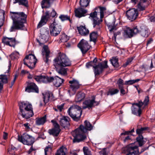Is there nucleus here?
Returning <instances> with one entry per match:
<instances>
[{"mask_svg":"<svg viewBox=\"0 0 155 155\" xmlns=\"http://www.w3.org/2000/svg\"><path fill=\"white\" fill-rule=\"evenodd\" d=\"M10 15L13 21V24L11 28V32L15 30H24V24L26 22L27 15L23 12H10Z\"/></svg>","mask_w":155,"mask_h":155,"instance_id":"f257e3e1","label":"nucleus"},{"mask_svg":"<svg viewBox=\"0 0 155 155\" xmlns=\"http://www.w3.org/2000/svg\"><path fill=\"white\" fill-rule=\"evenodd\" d=\"M84 123L85 126L81 125L72 133V135L74 137V143H78L85 140L86 138L85 133L88 130H91L92 129L93 127L89 122L85 120Z\"/></svg>","mask_w":155,"mask_h":155,"instance_id":"f03ea898","label":"nucleus"},{"mask_svg":"<svg viewBox=\"0 0 155 155\" xmlns=\"http://www.w3.org/2000/svg\"><path fill=\"white\" fill-rule=\"evenodd\" d=\"M20 112L22 117L26 119L32 117L34 115L32 105L27 101L22 102L19 104Z\"/></svg>","mask_w":155,"mask_h":155,"instance_id":"7ed1b4c3","label":"nucleus"},{"mask_svg":"<svg viewBox=\"0 0 155 155\" xmlns=\"http://www.w3.org/2000/svg\"><path fill=\"white\" fill-rule=\"evenodd\" d=\"M71 65V62L69 59L65 54L62 53H59L57 57L54 60V66L66 67Z\"/></svg>","mask_w":155,"mask_h":155,"instance_id":"20e7f679","label":"nucleus"},{"mask_svg":"<svg viewBox=\"0 0 155 155\" xmlns=\"http://www.w3.org/2000/svg\"><path fill=\"white\" fill-rule=\"evenodd\" d=\"M68 112L70 117L75 121H78L82 114L81 108L77 105H74L68 109Z\"/></svg>","mask_w":155,"mask_h":155,"instance_id":"39448f33","label":"nucleus"},{"mask_svg":"<svg viewBox=\"0 0 155 155\" xmlns=\"http://www.w3.org/2000/svg\"><path fill=\"white\" fill-rule=\"evenodd\" d=\"M149 101V98L148 96H146L143 102L141 100L138 101V103H133L131 107L132 113L135 115L140 116L141 114V107L144 105L145 106L147 105Z\"/></svg>","mask_w":155,"mask_h":155,"instance_id":"423d86ee","label":"nucleus"},{"mask_svg":"<svg viewBox=\"0 0 155 155\" xmlns=\"http://www.w3.org/2000/svg\"><path fill=\"white\" fill-rule=\"evenodd\" d=\"M107 61H104L95 66V64H93V62L90 61L86 63V66L88 68L93 67L95 75H98L102 72L104 69L107 68Z\"/></svg>","mask_w":155,"mask_h":155,"instance_id":"0eeeda50","label":"nucleus"},{"mask_svg":"<svg viewBox=\"0 0 155 155\" xmlns=\"http://www.w3.org/2000/svg\"><path fill=\"white\" fill-rule=\"evenodd\" d=\"M23 61L24 64L31 69L35 67L37 59L34 55L29 54L25 57Z\"/></svg>","mask_w":155,"mask_h":155,"instance_id":"6e6552de","label":"nucleus"},{"mask_svg":"<svg viewBox=\"0 0 155 155\" xmlns=\"http://www.w3.org/2000/svg\"><path fill=\"white\" fill-rule=\"evenodd\" d=\"M56 12L54 9H53L52 12L50 15V12L49 11H47L45 13V15H42L40 21L37 26V28H39L42 26L45 25L48 19L50 17H54L56 15Z\"/></svg>","mask_w":155,"mask_h":155,"instance_id":"1a4fd4ad","label":"nucleus"},{"mask_svg":"<svg viewBox=\"0 0 155 155\" xmlns=\"http://www.w3.org/2000/svg\"><path fill=\"white\" fill-rule=\"evenodd\" d=\"M95 96H93L89 99L85 100L83 103V108L86 109L87 108L89 109L95 106L98 105L99 102L95 101Z\"/></svg>","mask_w":155,"mask_h":155,"instance_id":"9d476101","label":"nucleus"},{"mask_svg":"<svg viewBox=\"0 0 155 155\" xmlns=\"http://www.w3.org/2000/svg\"><path fill=\"white\" fill-rule=\"evenodd\" d=\"M18 140L24 144L32 145L34 142V139L31 136L23 134L22 136L18 135Z\"/></svg>","mask_w":155,"mask_h":155,"instance_id":"9b49d317","label":"nucleus"},{"mask_svg":"<svg viewBox=\"0 0 155 155\" xmlns=\"http://www.w3.org/2000/svg\"><path fill=\"white\" fill-rule=\"evenodd\" d=\"M49 28L50 34L54 36L58 35L61 30V26L55 21L51 24Z\"/></svg>","mask_w":155,"mask_h":155,"instance_id":"f8f14e48","label":"nucleus"},{"mask_svg":"<svg viewBox=\"0 0 155 155\" xmlns=\"http://www.w3.org/2000/svg\"><path fill=\"white\" fill-rule=\"evenodd\" d=\"M40 33L41 35L40 40H37V41L41 45L48 41L49 36V31L48 29L42 28L40 31Z\"/></svg>","mask_w":155,"mask_h":155,"instance_id":"ddd939ff","label":"nucleus"},{"mask_svg":"<svg viewBox=\"0 0 155 155\" xmlns=\"http://www.w3.org/2000/svg\"><path fill=\"white\" fill-rule=\"evenodd\" d=\"M138 148L135 144H129L125 149L126 150V155H136L139 152Z\"/></svg>","mask_w":155,"mask_h":155,"instance_id":"4468645a","label":"nucleus"},{"mask_svg":"<svg viewBox=\"0 0 155 155\" xmlns=\"http://www.w3.org/2000/svg\"><path fill=\"white\" fill-rule=\"evenodd\" d=\"M140 29L137 26L134 27L132 29L128 27L124 30V35L126 37L131 38L134 35L140 33Z\"/></svg>","mask_w":155,"mask_h":155,"instance_id":"2eb2a0df","label":"nucleus"},{"mask_svg":"<svg viewBox=\"0 0 155 155\" xmlns=\"http://www.w3.org/2000/svg\"><path fill=\"white\" fill-rule=\"evenodd\" d=\"M83 54H85L91 48V46L86 40H81L78 45Z\"/></svg>","mask_w":155,"mask_h":155,"instance_id":"dca6fc26","label":"nucleus"},{"mask_svg":"<svg viewBox=\"0 0 155 155\" xmlns=\"http://www.w3.org/2000/svg\"><path fill=\"white\" fill-rule=\"evenodd\" d=\"M126 14L127 18L132 21L135 20L137 18L139 13L137 9L133 8L127 11Z\"/></svg>","mask_w":155,"mask_h":155,"instance_id":"f3484780","label":"nucleus"},{"mask_svg":"<svg viewBox=\"0 0 155 155\" xmlns=\"http://www.w3.org/2000/svg\"><path fill=\"white\" fill-rule=\"evenodd\" d=\"M51 122L52 123L54 127L51 129L49 130L48 132L50 134L54 136L57 137L58 136L61 131L60 126L55 120H51Z\"/></svg>","mask_w":155,"mask_h":155,"instance_id":"a211bd4d","label":"nucleus"},{"mask_svg":"<svg viewBox=\"0 0 155 155\" xmlns=\"http://www.w3.org/2000/svg\"><path fill=\"white\" fill-rule=\"evenodd\" d=\"M69 83L70 84V88L72 91V93H71V95H74L75 94L77 90L80 88L81 84L78 81L74 79L69 81Z\"/></svg>","mask_w":155,"mask_h":155,"instance_id":"6ab92c4d","label":"nucleus"},{"mask_svg":"<svg viewBox=\"0 0 155 155\" xmlns=\"http://www.w3.org/2000/svg\"><path fill=\"white\" fill-rule=\"evenodd\" d=\"M2 42L6 45L15 48L17 42L15 38L4 37L2 39Z\"/></svg>","mask_w":155,"mask_h":155,"instance_id":"aec40b11","label":"nucleus"},{"mask_svg":"<svg viewBox=\"0 0 155 155\" xmlns=\"http://www.w3.org/2000/svg\"><path fill=\"white\" fill-rule=\"evenodd\" d=\"M74 12L75 16L80 18L86 16L87 15V11L81 7L75 8Z\"/></svg>","mask_w":155,"mask_h":155,"instance_id":"412c9836","label":"nucleus"},{"mask_svg":"<svg viewBox=\"0 0 155 155\" xmlns=\"http://www.w3.org/2000/svg\"><path fill=\"white\" fill-rule=\"evenodd\" d=\"M37 82L47 83H51V77L47 76L38 75L34 76L33 78Z\"/></svg>","mask_w":155,"mask_h":155,"instance_id":"4be33fe9","label":"nucleus"},{"mask_svg":"<svg viewBox=\"0 0 155 155\" xmlns=\"http://www.w3.org/2000/svg\"><path fill=\"white\" fill-rule=\"evenodd\" d=\"M25 91L28 93L35 92L38 93L39 90L37 85L33 82L28 83L27 86L26 87Z\"/></svg>","mask_w":155,"mask_h":155,"instance_id":"5701e85b","label":"nucleus"},{"mask_svg":"<svg viewBox=\"0 0 155 155\" xmlns=\"http://www.w3.org/2000/svg\"><path fill=\"white\" fill-rule=\"evenodd\" d=\"M50 51L47 45L43 46L42 51V55L43 60L46 63H47L48 61V58Z\"/></svg>","mask_w":155,"mask_h":155,"instance_id":"b1692460","label":"nucleus"},{"mask_svg":"<svg viewBox=\"0 0 155 155\" xmlns=\"http://www.w3.org/2000/svg\"><path fill=\"white\" fill-rule=\"evenodd\" d=\"M77 29L79 33L82 36H86L89 34V31L85 25L77 27Z\"/></svg>","mask_w":155,"mask_h":155,"instance_id":"393cba45","label":"nucleus"},{"mask_svg":"<svg viewBox=\"0 0 155 155\" xmlns=\"http://www.w3.org/2000/svg\"><path fill=\"white\" fill-rule=\"evenodd\" d=\"M70 118L68 117L62 116L60 118L59 123L64 128L68 127L70 126Z\"/></svg>","mask_w":155,"mask_h":155,"instance_id":"a878e982","label":"nucleus"},{"mask_svg":"<svg viewBox=\"0 0 155 155\" xmlns=\"http://www.w3.org/2000/svg\"><path fill=\"white\" fill-rule=\"evenodd\" d=\"M64 81L63 79L56 76L54 78L51 77V82H53L54 85L56 87H60Z\"/></svg>","mask_w":155,"mask_h":155,"instance_id":"bb28decb","label":"nucleus"},{"mask_svg":"<svg viewBox=\"0 0 155 155\" xmlns=\"http://www.w3.org/2000/svg\"><path fill=\"white\" fill-rule=\"evenodd\" d=\"M149 5V2L147 0H140L137 5L138 8L140 11L144 10Z\"/></svg>","mask_w":155,"mask_h":155,"instance_id":"cd10ccee","label":"nucleus"},{"mask_svg":"<svg viewBox=\"0 0 155 155\" xmlns=\"http://www.w3.org/2000/svg\"><path fill=\"white\" fill-rule=\"evenodd\" d=\"M8 76L5 74H0V90L3 88L4 84L8 82Z\"/></svg>","mask_w":155,"mask_h":155,"instance_id":"c85d7f7f","label":"nucleus"},{"mask_svg":"<svg viewBox=\"0 0 155 155\" xmlns=\"http://www.w3.org/2000/svg\"><path fill=\"white\" fill-rule=\"evenodd\" d=\"M103 18H97L92 20L93 21V25L94 28L97 27L96 28L98 30H100L101 28L100 24L103 21Z\"/></svg>","mask_w":155,"mask_h":155,"instance_id":"c756f323","label":"nucleus"},{"mask_svg":"<svg viewBox=\"0 0 155 155\" xmlns=\"http://www.w3.org/2000/svg\"><path fill=\"white\" fill-rule=\"evenodd\" d=\"M43 95V101L45 104L49 101H51L53 100L54 97L53 94L52 93L50 92H46Z\"/></svg>","mask_w":155,"mask_h":155,"instance_id":"7c9ffc66","label":"nucleus"},{"mask_svg":"<svg viewBox=\"0 0 155 155\" xmlns=\"http://www.w3.org/2000/svg\"><path fill=\"white\" fill-rule=\"evenodd\" d=\"M140 33L143 37H147L149 34V32L147 28L145 26H142L140 27Z\"/></svg>","mask_w":155,"mask_h":155,"instance_id":"2f4dec72","label":"nucleus"},{"mask_svg":"<svg viewBox=\"0 0 155 155\" xmlns=\"http://www.w3.org/2000/svg\"><path fill=\"white\" fill-rule=\"evenodd\" d=\"M54 66L58 74L62 75H66L67 74V68H64V67L60 66Z\"/></svg>","mask_w":155,"mask_h":155,"instance_id":"473e14b6","label":"nucleus"},{"mask_svg":"<svg viewBox=\"0 0 155 155\" xmlns=\"http://www.w3.org/2000/svg\"><path fill=\"white\" fill-rule=\"evenodd\" d=\"M68 153L67 148L62 146L58 149L55 153V155H66Z\"/></svg>","mask_w":155,"mask_h":155,"instance_id":"72a5a7b5","label":"nucleus"},{"mask_svg":"<svg viewBox=\"0 0 155 155\" xmlns=\"http://www.w3.org/2000/svg\"><path fill=\"white\" fill-rule=\"evenodd\" d=\"M46 115L41 117H38L35 119V123L36 125H43L46 122Z\"/></svg>","mask_w":155,"mask_h":155,"instance_id":"f704fd0d","label":"nucleus"},{"mask_svg":"<svg viewBox=\"0 0 155 155\" xmlns=\"http://www.w3.org/2000/svg\"><path fill=\"white\" fill-rule=\"evenodd\" d=\"M85 97L84 93L81 91L79 92L77 94L75 97V101L76 102H79L83 100Z\"/></svg>","mask_w":155,"mask_h":155,"instance_id":"c9c22d12","label":"nucleus"},{"mask_svg":"<svg viewBox=\"0 0 155 155\" xmlns=\"http://www.w3.org/2000/svg\"><path fill=\"white\" fill-rule=\"evenodd\" d=\"M18 3L19 5H21L25 7L28 6V0H13V3L14 4Z\"/></svg>","mask_w":155,"mask_h":155,"instance_id":"e433bc0d","label":"nucleus"},{"mask_svg":"<svg viewBox=\"0 0 155 155\" xmlns=\"http://www.w3.org/2000/svg\"><path fill=\"white\" fill-rule=\"evenodd\" d=\"M54 0H43L41 2V5L42 8H48L52 3Z\"/></svg>","mask_w":155,"mask_h":155,"instance_id":"4c0bfd02","label":"nucleus"},{"mask_svg":"<svg viewBox=\"0 0 155 155\" xmlns=\"http://www.w3.org/2000/svg\"><path fill=\"white\" fill-rule=\"evenodd\" d=\"M112 21V22L108 23L107 24L108 28L110 32H111L114 30H116V27L115 26V19L114 18H112L111 19Z\"/></svg>","mask_w":155,"mask_h":155,"instance_id":"58836bf2","label":"nucleus"},{"mask_svg":"<svg viewBox=\"0 0 155 155\" xmlns=\"http://www.w3.org/2000/svg\"><path fill=\"white\" fill-rule=\"evenodd\" d=\"M137 141L140 147L142 146L145 143L146 140V139H144L142 135H139L136 138Z\"/></svg>","mask_w":155,"mask_h":155,"instance_id":"ea45409f","label":"nucleus"},{"mask_svg":"<svg viewBox=\"0 0 155 155\" xmlns=\"http://www.w3.org/2000/svg\"><path fill=\"white\" fill-rule=\"evenodd\" d=\"M110 61L112 65L114 67L118 68L119 66L118 58L117 57H113L110 60Z\"/></svg>","mask_w":155,"mask_h":155,"instance_id":"a19ab883","label":"nucleus"},{"mask_svg":"<svg viewBox=\"0 0 155 155\" xmlns=\"http://www.w3.org/2000/svg\"><path fill=\"white\" fill-rule=\"evenodd\" d=\"M97 32L93 31L90 34V40L91 41H93L95 43L97 38Z\"/></svg>","mask_w":155,"mask_h":155,"instance_id":"79ce46f5","label":"nucleus"},{"mask_svg":"<svg viewBox=\"0 0 155 155\" xmlns=\"http://www.w3.org/2000/svg\"><path fill=\"white\" fill-rule=\"evenodd\" d=\"M90 0H80L79 3L81 7H87L89 4Z\"/></svg>","mask_w":155,"mask_h":155,"instance_id":"37998d69","label":"nucleus"},{"mask_svg":"<svg viewBox=\"0 0 155 155\" xmlns=\"http://www.w3.org/2000/svg\"><path fill=\"white\" fill-rule=\"evenodd\" d=\"M119 90L117 89L112 88L110 89L107 93V95L110 94L113 95L118 93Z\"/></svg>","mask_w":155,"mask_h":155,"instance_id":"c03bdc74","label":"nucleus"},{"mask_svg":"<svg viewBox=\"0 0 155 155\" xmlns=\"http://www.w3.org/2000/svg\"><path fill=\"white\" fill-rule=\"evenodd\" d=\"M19 54L17 51H14L10 55V58L13 60L18 59L19 57Z\"/></svg>","mask_w":155,"mask_h":155,"instance_id":"a18cd8bd","label":"nucleus"},{"mask_svg":"<svg viewBox=\"0 0 155 155\" xmlns=\"http://www.w3.org/2000/svg\"><path fill=\"white\" fill-rule=\"evenodd\" d=\"M60 38L61 41L63 42H67L69 39V37L65 34H62L60 36Z\"/></svg>","mask_w":155,"mask_h":155,"instance_id":"49530a36","label":"nucleus"},{"mask_svg":"<svg viewBox=\"0 0 155 155\" xmlns=\"http://www.w3.org/2000/svg\"><path fill=\"white\" fill-rule=\"evenodd\" d=\"M59 18L62 21L68 20L70 22L71 21L70 17L68 15H61L59 16Z\"/></svg>","mask_w":155,"mask_h":155,"instance_id":"de8ad7c7","label":"nucleus"},{"mask_svg":"<svg viewBox=\"0 0 155 155\" xmlns=\"http://www.w3.org/2000/svg\"><path fill=\"white\" fill-rule=\"evenodd\" d=\"M100 9V17L101 18H103L104 17V13L106 10V8L105 7H99Z\"/></svg>","mask_w":155,"mask_h":155,"instance_id":"09e8293b","label":"nucleus"},{"mask_svg":"<svg viewBox=\"0 0 155 155\" xmlns=\"http://www.w3.org/2000/svg\"><path fill=\"white\" fill-rule=\"evenodd\" d=\"M148 128L147 127H141L140 128H138L136 130V133L139 135L143 133L144 131L147 130Z\"/></svg>","mask_w":155,"mask_h":155,"instance_id":"8fccbe9b","label":"nucleus"},{"mask_svg":"<svg viewBox=\"0 0 155 155\" xmlns=\"http://www.w3.org/2000/svg\"><path fill=\"white\" fill-rule=\"evenodd\" d=\"M140 81L139 79L136 80H130L125 81L124 84L125 85H131L137 82Z\"/></svg>","mask_w":155,"mask_h":155,"instance_id":"3c124183","label":"nucleus"},{"mask_svg":"<svg viewBox=\"0 0 155 155\" xmlns=\"http://www.w3.org/2000/svg\"><path fill=\"white\" fill-rule=\"evenodd\" d=\"M141 67L142 68V69H144L145 71H146L148 69L151 70L154 67L152 61H151L150 65L149 67L147 65H143L141 66Z\"/></svg>","mask_w":155,"mask_h":155,"instance_id":"603ef678","label":"nucleus"},{"mask_svg":"<svg viewBox=\"0 0 155 155\" xmlns=\"http://www.w3.org/2000/svg\"><path fill=\"white\" fill-rule=\"evenodd\" d=\"M51 148L50 147H48L45 149V155H51Z\"/></svg>","mask_w":155,"mask_h":155,"instance_id":"864d4df0","label":"nucleus"},{"mask_svg":"<svg viewBox=\"0 0 155 155\" xmlns=\"http://www.w3.org/2000/svg\"><path fill=\"white\" fill-rule=\"evenodd\" d=\"M90 16L92 20L97 18V12L95 11L92 12L90 14Z\"/></svg>","mask_w":155,"mask_h":155,"instance_id":"5fc2aeb1","label":"nucleus"},{"mask_svg":"<svg viewBox=\"0 0 155 155\" xmlns=\"http://www.w3.org/2000/svg\"><path fill=\"white\" fill-rule=\"evenodd\" d=\"M84 155H91V152L87 147H84L83 149Z\"/></svg>","mask_w":155,"mask_h":155,"instance_id":"6e6d98bb","label":"nucleus"},{"mask_svg":"<svg viewBox=\"0 0 155 155\" xmlns=\"http://www.w3.org/2000/svg\"><path fill=\"white\" fill-rule=\"evenodd\" d=\"M133 60V58H128L126 62L125 63H124L123 64L122 66L124 67H126L127 65L131 63Z\"/></svg>","mask_w":155,"mask_h":155,"instance_id":"4d7b16f0","label":"nucleus"},{"mask_svg":"<svg viewBox=\"0 0 155 155\" xmlns=\"http://www.w3.org/2000/svg\"><path fill=\"white\" fill-rule=\"evenodd\" d=\"M149 19L150 21L154 22L155 21V12H153L149 15Z\"/></svg>","mask_w":155,"mask_h":155,"instance_id":"13d9d810","label":"nucleus"},{"mask_svg":"<svg viewBox=\"0 0 155 155\" xmlns=\"http://www.w3.org/2000/svg\"><path fill=\"white\" fill-rule=\"evenodd\" d=\"M64 104L63 103L60 105H58L57 108L60 112H61L64 108Z\"/></svg>","mask_w":155,"mask_h":155,"instance_id":"bf43d9fd","label":"nucleus"},{"mask_svg":"<svg viewBox=\"0 0 155 155\" xmlns=\"http://www.w3.org/2000/svg\"><path fill=\"white\" fill-rule=\"evenodd\" d=\"M4 14L5 13L3 10H0V19H4Z\"/></svg>","mask_w":155,"mask_h":155,"instance_id":"052dcab7","label":"nucleus"},{"mask_svg":"<svg viewBox=\"0 0 155 155\" xmlns=\"http://www.w3.org/2000/svg\"><path fill=\"white\" fill-rule=\"evenodd\" d=\"M131 140V138L130 136H127L126 137L124 140V142L125 143L127 142H128Z\"/></svg>","mask_w":155,"mask_h":155,"instance_id":"680f3d73","label":"nucleus"},{"mask_svg":"<svg viewBox=\"0 0 155 155\" xmlns=\"http://www.w3.org/2000/svg\"><path fill=\"white\" fill-rule=\"evenodd\" d=\"M117 84H124V81L121 78H119L117 81Z\"/></svg>","mask_w":155,"mask_h":155,"instance_id":"e2e57ef3","label":"nucleus"},{"mask_svg":"<svg viewBox=\"0 0 155 155\" xmlns=\"http://www.w3.org/2000/svg\"><path fill=\"white\" fill-rule=\"evenodd\" d=\"M35 148H34L33 147L32 145L30 149L28 151V153L29 154H30L31 152H32L33 151L35 150Z\"/></svg>","mask_w":155,"mask_h":155,"instance_id":"0e129e2a","label":"nucleus"},{"mask_svg":"<svg viewBox=\"0 0 155 155\" xmlns=\"http://www.w3.org/2000/svg\"><path fill=\"white\" fill-rule=\"evenodd\" d=\"M24 126L25 127L26 129H29L30 128L29 127V124L28 123L25 124H24Z\"/></svg>","mask_w":155,"mask_h":155,"instance_id":"69168bd1","label":"nucleus"},{"mask_svg":"<svg viewBox=\"0 0 155 155\" xmlns=\"http://www.w3.org/2000/svg\"><path fill=\"white\" fill-rule=\"evenodd\" d=\"M120 92L122 94L124 95L125 94L126 92L124 90V88L120 89Z\"/></svg>","mask_w":155,"mask_h":155,"instance_id":"338daca9","label":"nucleus"},{"mask_svg":"<svg viewBox=\"0 0 155 155\" xmlns=\"http://www.w3.org/2000/svg\"><path fill=\"white\" fill-rule=\"evenodd\" d=\"M7 136L8 134L4 132V135L3 136V138L4 139L6 140L7 139Z\"/></svg>","mask_w":155,"mask_h":155,"instance_id":"774afa93","label":"nucleus"}]
</instances>
